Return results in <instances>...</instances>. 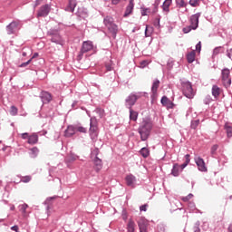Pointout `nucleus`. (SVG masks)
Masks as SVG:
<instances>
[{
  "label": "nucleus",
  "instance_id": "3c124183",
  "mask_svg": "<svg viewBox=\"0 0 232 232\" xmlns=\"http://www.w3.org/2000/svg\"><path fill=\"white\" fill-rule=\"evenodd\" d=\"M21 138H22L24 140H26V139H27V140H29V139H30V134H29L28 132L22 133V134H21Z\"/></svg>",
  "mask_w": 232,
  "mask_h": 232
},
{
  "label": "nucleus",
  "instance_id": "ea45409f",
  "mask_svg": "<svg viewBox=\"0 0 232 232\" xmlns=\"http://www.w3.org/2000/svg\"><path fill=\"white\" fill-rule=\"evenodd\" d=\"M203 102L204 104L208 105V104H211V102H213V98L211 97V95H206L205 98L203 99Z\"/></svg>",
  "mask_w": 232,
  "mask_h": 232
},
{
  "label": "nucleus",
  "instance_id": "de8ad7c7",
  "mask_svg": "<svg viewBox=\"0 0 232 232\" xmlns=\"http://www.w3.org/2000/svg\"><path fill=\"white\" fill-rule=\"evenodd\" d=\"M224 50V46H218L213 50V55H218Z\"/></svg>",
  "mask_w": 232,
  "mask_h": 232
},
{
  "label": "nucleus",
  "instance_id": "9d476101",
  "mask_svg": "<svg viewBox=\"0 0 232 232\" xmlns=\"http://www.w3.org/2000/svg\"><path fill=\"white\" fill-rule=\"evenodd\" d=\"M95 47L93 46V42L92 41H85L82 43L80 55H82L83 53H87V52H91V50H93Z\"/></svg>",
  "mask_w": 232,
  "mask_h": 232
},
{
  "label": "nucleus",
  "instance_id": "e2e57ef3",
  "mask_svg": "<svg viewBox=\"0 0 232 232\" xmlns=\"http://www.w3.org/2000/svg\"><path fill=\"white\" fill-rule=\"evenodd\" d=\"M227 55L229 59H231V56H232V48L227 50Z\"/></svg>",
  "mask_w": 232,
  "mask_h": 232
},
{
  "label": "nucleus",
  "instance_id": "a878e982",
  "mask_svg": "<svg viewBox=\"0 0 232 232\" xmlns=\"http://www.w3.org/2000/svg\"><path fill=\"white\" fill-rule=\"evenodd\" d=\"M171 3H173V0H165L163 2V5H161L163 12H169V6H171Z\"/></svg>",
  "mask_w": 232,
  "mask_h": 232
},
{
  "label": "nucleus",
  "instance_id": "7c9ffc66",
  "mask_svg": "<svg viewBox=\"0 0 232 232\" xmlns=\"http://www.w3.org/2000/svg\"><path fill=\"white\" fill-rule=\"evenodd\" d=\"M135 221L130 219L127 224V231L128 232H135Z\"/></svg>",
  "mask_w": 232,
  "mask_h": 232
},
{
  "label": "nucleus",
  "instance_id": "0eeeda50",
  "mask_svg": "<svg viewBox=\"0 0 232 232\" xmlns=\"http://www.w3.org/2000/svg\"><path fill=\"white\" fill-rule=\"evenodd\" d=\"M221 79L225 88L231 86V71L228 68H224L221 71Z\"/></svg>",
  "mask_w": 232,
  "mask_h": 232
},
{
  "label": "nucleus",
  "instance_id": "69168bd1",
  "mask_svg": "<svg viewBox=\"0 0 232 232\" xmlns=\"http://www.w3.org/2000/svg\"><path fill=\"white\" fill-rule=\"evenodd\" d=\"M148 12H150V9L146 8L141 11V15H148Z\"/></svg>",
  "mask_w": 232,
  "mask_h": 232
},
{
  "label": "nucleus",
  "instance_id": "6e6d98bb",
  "mask_svg": "<svg viewBox=\"0 0 232 232\" xmlns=\"http://www.w3.org/2000/svg\"><path fill=\"white\" fill-rule=\"evenodd\" d=\"M200 50H202V43H201V42H198V43L196 44V52H200Z\"/></svg>",
  "mask_w": 232,
  "mask_h": 232
},
{
  "label": "nucleus",
  "instance_id": "b1692460",
  "mask_svg": "<svg viewBox=\"0 0 232 232\" xmlns=\"http://www.w3.org/2000/svg\"><path fill=\"white\" fill-rule=\"evenodd\" d=\"M103 24L106 26V28H108L109 26H111V24H114V19L113 17L108 15L103 19Z\"/></svg>",
  "mask_w": 232,
  "mask_h": 232
},
{
  "label": "nucleus",
  "instance_id": "423d86ee",
  "mask_svg": "<svg viewBox=\"0 0 232 232\" xmlns=\"http://www.w3.org/2000/svg\"><path fill=\"white\" fill-rule=\"evenodd\" d=\"M182 93L184 96L187 97V99H193L195 97V92L193 91V85L190 83V82H182Z\"/></svg>",
  "mask_w": 232,
  "mask_h": 232
},
{
  "label": "nucleus",
  "instance_id": "8fccbe9b",
  "mask_svg": "<svg viewBox=\"0 0 232 232\" xmlns=\"http://www.w3.org/2000/svg\"><path fill=\"white\" fill-rule=\"evenodd\" d=\"M174 63H175V62L173 61V59H169V60L168 61L167 66H168L169 70H171V68H173Z\"/></svg>",
  "mask_w": 232,
  "mask_h": 232
},
{
  "label": "nucleus",
  "instance_id": "72a5a7b5",
  "mask_svg": "<svg viewBox=\"0 0 232 232\" xmlns=\"http://www.w3.org/2000/svg\"><path fill=\"white\" fill-rule=\"evenodd\" d=\"M195 55H196L195 51H192L187 54V61L189 64H191V63L195 61Z\"/></svg>",
  "mask_w": 232,
  "mask_h": 232
},
{
  "label": "nucleus",
  "instance_id": "603ef678",
  "mask_svg": "<svg viewBox=\"0 0 232 232\" xmlns=\"http://www.w3.org/2000/svg\"><path fill=\"white\" fill-rule=\"evenodd\" d=\"M191 198H193V194H188L187 197H184L182 198L183 202H188L189 200H191Z\"/></svg>",
  "mask_w": 232,
  "mask_h": 232
},
{
  "label": "nucleus",
  "instance_id": "cd10ccee",
  "mask_svg": "<svg viewBox=\"0 0 232 232\" xmlns=\"http://www.w3.org/2000/svg\"><path fill=\"white\" fill-rule=\"evenodd\" d=\"M130 111V121H133L137 122V119H139V112L133 111V109H129Z\"/></svg>",
  "mask_w": 232,
  "mask_h": 232
},
{
  "label": "nucleus",
  "instance_id": "7ed1b4c3",
  "mask_svg": "<svg viewBox=\"0 0 232 232\" xmlns=\"http://www.w3.org/2000/svg\"><path fill=\"white\" fill-rule=\"evenodd\" d=\"M47 34L49 35V37H51V43L63 45V36H61L59 29L52 28L47 32Z\"/></svg>",
  "mask_w": 232,
  "mask_h": 232
},
{
  "label": "nucleus",
  "instance_id": "a211bd4d",
  "mask_svg": "<svg viewBox=\"0 0 232 232\" xmlns=\"http://www.w3.org/2000/svg\"><path fill=\"white\" fill-rule=\"evenodd\" d=\"M110 34H111L112 38L116 39L117 38V34H119V26H117V24H112L111 25H109V27H107Z\"/></svg>",
  "mask_w": 232,
  "mask_h": 232
},
{
  "label": "nucleus",
  "instance_id": "c03bdc74",
  "mask_svg": "<svg viewBox=\"0 0 232 232\" xmlns=\"http://www.w3.org/2000/svg\"><path fill=\"white\" fill-rule=\"evenodd\" d=\"M19 110L17 109V107L15 106H11V110H10V115H12L13 117H15V115H17Z\"/></svg>",
  "mask_w": 232,
  "mask_h": 232
},
{
  "label": "nucleus",
  "instance_id": "473e14b6",
  "mask_svg": "<svg viewBox=\"0 0 232 232\" xmlns=\"http://www.w3.org/2000/svg\"><path fill=\"white\" fill-rule=\"evenodd\" d=\"M74 128L76 132L78 131L79 133H88V129L82 127L81 124L74 125Z\"/></svg>",
  "mask_w": 232,
  "mask_h": 232
},
{
  "label": "nucleus",
  "instance_id": "774afa93",
  "mask_svg": "<svg viewBox=\"0 0 232 232\" xmlns=\"http://www.w3.org/2000/svg\"><path fill=\"white\" fill-rule=\"evenodd\" d=\"M188 208H190V209H195V203H193V202H189L188 203Z\"/></svg>",
  "mask_w": 232,
  "mask_h": 232
},
{
  "label": "nucleus",
  "instance_id": "412c9836",
  "mask_svg": "<svg viewBox=\"0 0 232 232\" xmlns=\"http://www.w3.org/2000/svg\"><path fill=\"white\" fill-rule=\"evenodd\" d=\"M138 227L140 231H142L144 229H148V219L141 218L138 220Z\"/></svg>",
  "mask_w": 232,
  "mask_h": 232
},
{
  "label": "nucleus",
  "instance_id": "393cba45",
  "mask_svg": "<svg viewBox=\"0 0 232 232\" xmlns=\"http://www.w3.org/2000/svg\"><path fill=\"white\" fill-rule=\"evenodd\" d=\"M133 6H134L133 0H130L124 13V17H128V15H130V14L133 12Z\"/></svg>",
  "mask_w": 232,
  "mask_h": 232
},
{
  "label": "nucleus",
  "instance_id": "f704fd0d",
  "mask_svg": "<svg viewBox=\"0 0 232 232\" xmlns=\"http://www.w3.org/2000/svg\"><path fill=\"white\" fill-rule=\"evenodd\" d=\"M191 156L189 154L185 155V162L183 164L180 165V169L182 171V169H184L188 164H189V162L191 161V160L189 159Z\"/></svg>",
  "mask_w": 232,
  "mask_h": 232
},
{
  "label": "nucleus",
  "instance_id": "37998d69",
  "mask_svg": "<svg viewBox=\"0 0 232 232\" xmlns=\"http://www.w3.org/2000/svg\"><path fill=\"white\" fill-rule=\"evenodd\" d=\"M153 32V27L146 26L145 37H151V33Z\"/></svg>",
  "mask_w": 232,
  "mask_h": 232
},
{
  "label": "nucleus",
  "instance_id": "4d7b16f0",
  "mask_svg": "<svg viewBox=\"0 0 232 232\" xmlns=\"http://www.w3.org/2000/svg\"><path fill=\"white\" fill-rule=\"evenodd\" d=\"M198 226H200V222L198 221L194 227V232H200V227H198Z\"/></svg>",
  "mask_w": 232,
  "mask_h": 232
},
{
  "label": "nucleus",
  "instance_id": "49530a36",
  "mask_svg": "<svg viewBox=\"0 0 232 232\" xmlns=\"http://www.w3.org/2000/svg\"><path fill=\"white\" fill-rule=\"evenodd\" d=\"M100 117V119H102L104 117V110L101 108H96L94 111Z\"/></svg>",
  "mask_w": 232,
  "mask_h": 232
},
{
  "label": "nucleus",
  "instance_id": "1a4fd4ad",
  "mask_svg": "<svg viewBox=\"0 0 232 232\" xmlns=\"http://www.w3.org/2000/svg\"><path fill=\"white\" fill-rule=\"evenodd\" d=\"M160 86V80L159 79H154L152 82V85H151V99H157V95H158V92H159V88Z\"/></svg>",
  "mask_w": 232,
  "mask_h": 232
},
{
  "label": "nucleus",
  "instance_id": "338daca9",
  "mask_svg": "<svg viewBox=\"0 0 232 232\" xmlns=\"http://www.w3.org/2000/svg\"><path fill=\"white\" fill-rule=\"evenodd\" d=\"M11 230L12 231H15V232H18L19 231V227L17 225H14L11 227Z\"/></svg>",
  "mask_w": 232,
  "mask_h": 232
},
{
  "label": "nucleus",
  "instance_id": "c756f323",
  "mask_svg": "<svg viewBox=\"0 0 232 232\" xmlns=\"http://www.w3.org/2000/svg\"><path fill=\"white\" fill-rule=\"evenodd\" d=\"M29 155L31 159H35L39 155V149L37 147L30 149Z\"/></svg>",
  "mask_w": 232,
  "mask_h": 232
},
{
  "label": "nucleus",
  "instance_id": "2eb2a0df",
  "mask_svg": "<svg viewBox=\"0 0 232 232\" xmlns=\"http://www.w3.org/2000/svg\"><path fill=\"white\" fill-rule=\"evenodd\" d=\"M125 182L129 188H135V182H137V178L133 174H129L125 177Z\"/></svg>",
  "mask_w": 232,
  "mask_h": 232
},
{
  "label": "nucleus",
  "instance_id": "2f4dec72",
  "mask_svg": "<svg viewBox=\"0 0 232 232\" xmlns=\"http://www.w3.org/2000/svg\"><path fill=\"white\" fill-rule=\"evenodd\" d=\"M77 159H79V156H77L76 154L71 153L67 156L65 160H66V162L72 163V162H75V160H77Z\"/></svg>",
  "mask_w": 232,
  "mask_h": 232
},
{
  "label": "nucleus",
  "instance_id": "5fc2aeb1",
  "mask_svg": "<svg viewBox=\"0 0 232 232\" xmlns=\"http://www.w3.org/2000/svg\"><path fill=\"white\" fill-rule=\"evenodd\" d=\"M32 63V59L28 60L27 62L23 63L20 65V68H26V66H28V64H30Z\"/></svg>",
  "mask_w": 232,
  "mask_h": 232
},
{
  "label": "nucleus",
  "instance_id": "a18cd8bd",
  "mask_svg": "<svg viewBox=\"0 0 232 232\" xmlns=\"http://www.w3.org/2000/svg\"><path fill=\"white\" fill-rule=\"evenodd\" d=\"M188 4L193 7L200 6V0H189Z\"/></svg>",
  "mask_w": 232,
  "mask_h": 232
},
{
  "label": "nucleus",
  "instance_id": "5701e85b",
  "mask_svg": "<svg viewBox=\"0 0 232 232\" xmlns=\"http://www.w3.org/2000/svg\"><path fill=\"white\" fill-rule=\"evenodd\" d=\"M27 142L32 146H34V144H37V142H39V135H37V133L31 134Z\"/></svg>",
  "mask_w": 232,
  "mask_h": 232
},
{
  "label": "nucleus",
  "instance_id": "0e129e2a",
  "mask_svg": "<svg viewBox=\"0 0 232 232\" xmlns=\"http://www.w3.org/2000/svg\"><path fill=\"white\" fill-rule=\"evenodd\" d=\"M146 66H148V62L147 61L140 62V67L141 68H146Z\"/></svg>",
  "mask_w": 232,
  "mask_h": 232
},
{
  "label": "nucleus",
  "instance_id": "4be33fe9",
  "mask_svg": "<svg viewBox=\"0 0 232 232\" xmlns=\"http://www.w3.org/2000/svg\"><path fill=\"white\" fill-rule=\"evenodd\" d=\"M76 15L78 17H81L82 19H86V17H88V9H86L84 7L78 8Z\"/></svg>",
  "mask_w": 232,
  "mask_h": 232
},
{
  "label": "nucleus",
  "instance_id": "4468645a",
  "mask_svg": "<svg viewBox=\"0 0 232 232\" xmlns=\"http://www.w3.org/2000/svg\"><path fill=\"white\" fill-rule=\"evenodd\" d=\"M19 26V22L13 21L6 26V32L8 35L15 34V30Z\"/></svg>",
  "mask_w": 232,
  "mask_h": 232
},
{
  "label": "nucleus",
  "instance_id": "a19ab883",
  "mask_svg": "<svg viewBox=\"0 0 232 232\" xmlns=\"http://www.w3.org/2000/svg\"><path fill=\"white\" fill-rule=\"evenodd\" d=\"M26 209H28V204H22L19 206V211L23 213V215H26Z\"/></svg>",
  "mask_w": 232,
  "mask_h": 232
},
{
  "label": "nucleus",
  "instance_id": "dca6fc26",
  "mask_svg": "<svg viewBox=\"0 0 232 232\" xmlns=\"http://www.w3.org/2000/svg\"><path fill=\"white\" fill-rule=\"evenodd\" d=\"M212 96L216 101H218V97H220V93H222V89L218 87V85H213L211 89Z\"/></svg>",
  "mask_w": 232,
  "mask_h": 232
},
{
  "label": "nucleus",
  "instance_id": "4c0bfd02",
  "mask_svg": "<svg viewBox=\"0 0 232 232\" xmlns=\"http://www.w3.org/2000/svg\"><path fill=\"white\" fill-rule=\"evenodd\" d=\"M100 153H101V150H99V148H95L91 152V158L92 159H97V158H99Z\"/></svg>",
  "mask_w": 232,
  "mask_h": 232
},
{
  "label": "nucleus",
  "instance_id": "79ce46f5",
  "mask_svg": "<svg viewBox=\"0 0 232 232\" xmlns=\"http://www.w3.org/2000/svg\"><path fill=\"white\" fill-rule=\"evenodd\" d=\"M198 124H200V120L192 121L190 124V128L192 130H197V128H198Z\"/></svg>",
  "mask_w": 232,
  "mask_h": 232
},
{
  "label": "nucleus",
  "instance_id": "6ab92c4d",
  "mask_svg": "<svg viewBox=\"0 0 232 232\" xmlns=\"http://www.w3.org/2000/svg\"><path fill=\"white\" fill-rule=\"evenodd\" d=\"M77 6V0H69L68 5L65 8L66 12L73 13Z\"/></svg>",
  "mask_w": 232,
  "mask_h": 232
},
{
  "label": "nucleus",
  "instance_id": "13d9d810",
  "mask_svg": "<svg viewBox=\"0 0 232 232\" xmlns=\"http://www.w3.org/2000/svg\"><path fill=\"white\" fill-rule=\"evenodd\" d=\"M122 218L123 220H128V212H126V209L122 210Z\"/></svg>",
  "mask_w": 232,
  "mask_h": 232
},
{
  "label": "nucleus",
  "instance_id": "58836bf2",
  "mask_svg": "<svg viewBox=\"0 0 232 232\" xmlns=\"http://www.w3.org/2000/svg\"><path fill=\"white\" fill-rule=\"evenodd\" d=\"M176 5L179 8H186V6H188V3L184 0H176Z\"/></svg>",
  "mask_w": 232,
  "mask_h": 232
},
{
  "label": "nucleus",
  "instance_id": "c85d7f7f",
  "mask_svg": "<svg viewBox=\"0 0 232 232\" xmlns=\"http://www.w3.org/2000/svg\"><path fill=\"white\" fill-rule=\"evenodd\" d=\"M140 155H141L143 159H148V157H150V149L146 147L141 148L140 150Z\"/></svg>",
  "mask_w": 232,
  "mask_h": 232
},
{
  "label": "nucleus",
  "instance_id": "bb28decb",
  "mask_svg": "<svg viewBox=\"0 0 232 232\" xmlns=\"http://www.w3.org/2000/svg\"><path fill=\"white\" fill-rule=\"evenodd\" d=\"M179 169L180 166L179 165V163L174 164L171 169V175H173V177H179V175H180Z\"/></svg>",
  "mask_w": 232,
  "mask_h": 232
},
{
  "label": "nucleus",
  "instance_id": "9b49d317",
  "mask_svg": "<svg viewBox=\"0 0 232 232\" xmlns=\"http://www.w3.org/2000/svg\"><path fill=\"white\" fill-rule=\"evenodd\" d=\"M195 163L198 166V171H202L204 173L208 171V167H206V162L204 161V159L200 157L195 158Z\"/></svg>",
  "mask_w": 232,
  "mask_h": 232
},
{
  "label": "nucleus",
  "instance_id": "864d4df0",
  "mask_svg": "<svg viewBox=\"0 0 232 232\" xmlns=\"http://www.w3.org/2000/svg\"><path fill=\"white\" fill-rule=\"evenodd\" d=\"M154 26H156V28H160V18L157 17L154 21Z\"/></svg>",
  "mask_w": 232,
  "mask_h": 232
},
{
  "label": "nucleus",
  "instance_id": "052dcab7",
  "mask_svg": "<svg viewBox=\"0 0 232 232\" xmlns=\"http://www.w3.org/2000/svg\"><path fill=\"white\" fill-rule=\"evenodd\" d=\"M30 180H32V178L30 176H26L23 178L22 182L26 183V182H30Z\"/></svg>",
  "mask_w": 232,
  "mask_h": 232
},
{
  "label": "nucleus",
  "instance_id": "20e7f679",
  "mask_svg": "<svg viewBox=\"0 0 232 232\" xmlns=\"http://www.w3.org/2000/svg\"><path fill=\"white\" fill-rule=\"evenodd\" d=\"M142 97V92H132L125 100V106L128 110H131L139 99Z\"/></svg>",
  "mask_w": 232,
  "mask_h": 232
},
{
  "label": "nucleus",
  "instance_id": "f3484780",
  "mask_svg": "<svg viewBox=\"0 0 232 232\" xmlns=\"http://www.w3.org/2000/svg\"><path fill=\"white\" fill-rule=\"evenodd\" d=\"M92 162L94 165V170L99 173V171L102 169V160L100 158H94L92 159Z\"/></svg>",
  "mask_w": 232,
  "mask_h": 232
},
{
  "label": "nucleus",
  "instance_id": "c9c22d12",
  "mask_svg": "<svg viewBox=\"0 0 232 232\" xmlns=\"http://www.w3.org/2000/svg\"><path fill=\"white\" fill-rule=\"evenodd\" d=\"M224 129H225L226 131H227V137L228 139H231V137H232V127H231L230 125H228L227 123H226V124L224 125Z\"/></svg>",
  "mask_w": 232,
  "mask_h": 232
},
{
  "label": "nucleus",
  "instance_id": "680f3d73",
  "mask_svg": "<svg viewBox=\"0 0 232 232\" xmlns=\"http://www.w3.org/2000/svg\"><path fill=\"white\" fill-rule=\"evenodd\" d=\"M105 68H106L107 72H111L113 70V67L110 63H107L105 65Z\"/></svg>",
  "mask_w": 232,
  "mask_h": 232
},
{
  "label": "nucleus",
  "instance_id": "39448f33",
  "mask_svg": "<svg viewBox=\"0 0 232 232\" xmlns=\"http://www.w3.org/2000/svg\"><path fill=\"white\" fill-rule=\"evenodd\" d=\"M89 135L92 140L99 136V126L97 124V118L95 117H91L90 119Z\"/></svg>",
  "mask_w": 232,
  "mask_h": 232
},
{
  "label": "nucleus",
  "instance_id": "09e8293b",
  "mask_svg": "<svg viewBox=\"0 0 232 232\" xmlns=\"http://www.w3.org/2000/svg\"><path fill=\"white\" fill-rule=\"evenodd\" d=\"M159 5H160V1L156 0L154 4V9L152 10L153 14H157V12H159Z\"/></svg>",
  "mask_w": 232,
  "mask_h": 232
},
{
  "label": "nucleus",
  "instance_id": "f257e3e1",
  "mask_svg": "<svg viewBox=\"0 0 232 232\" xmlns=\"http://www.w3.org/2000/svg\"><path fill=\"white\" fill-rule=\"evenodd\" d=\"M153 128V123L150 120H143L141 124L138 129V133L140 135L141 140H148L150 137V133H151V130Z\"/></svg>",
  "mask_w": 232,
  "mask_h": 232
},
{
  "label": "nucleus",
  "instance_id": "ddd939ff",
  "mask_svg": "<svg viewBox=\"0 0 232 232\" xmlns=\"http://www.w3.org/2000/svg\"><path fill=\"white\" fill-rule=\"evenodd\" d=\"M160 102L162 106L167 108V110H173V108H175V103H173V102H171L168 96H163L160 100Z\"/></svg>",
  "mask_w": 232,
  "mask_h": 232
},
{
  "label": "nucleus",
  "instance_id": "aec40b11",
  "mask_svg": "<svg viewBox=\"0 0 232 232\" xmlns=\"http://www.w3.org/2000/svg\"><path fill=\"white\" fill-rule=\"evenodd\" d=\"M75 125H69L64 131V137H73L75 135Z\"/></svg>",
  "mask_w": 232,
  "mask_h": 232
},
{
  "label": "nucleus",
  "instance_id": "e433bc0d",
  "mask_svg": "<svg viewBox=\"0 0 232 232\" xmlns=\"http://www.w3.org/2000/svg\"><path fill=\"white\" fill-rule=\"evenodd\" d=\"M218 150V144H215L210 148V155L211 157H217V151Z\"/></svg>",
  "mask_w": 232,
  "mask_h": 232
},
{
  "label": "nucleus",
  "instance_id": "f8f14e48",
  "mask_svg": "<svg viewBox=\"0 0 232 232\" xmlns=\"http://www.w3.org/2000/svg\"><path fill=\"white\" fill-rule=\"evenodd\" d=\"M40 98H41L43 104H50V102H52V99H53L52 93H50L46 91H43L40 93Z\"/></svg>",
  "mask_w": 232,
  "mask_h": 232
},
{
  "label": "nucleus",
  "instance_id": "f03ea898",
  "mask_svg": "<svg viewBox=\"0 0 232 232\" xmlns=\"http://www.w3.org/2000/svg\"><path fill=\"white\" fill-rule=\"evenodd\" d=\"M201 13H197L192 14L189 19V25L182 29V32L185 34H189L191 30H197L198 28V19H200Z\"/></svg>",
  "mask_w": 232,
  "mask_h": 232
},
{
  "label": "nucleus",
  "instance_id": "6e6552de",
  "mask_svg": "<svg viewBox=\"0 0 232 232\" xmlns=\"http://www.w3.org/2000/svg\"><path fill=\"white\" fill-rule=\"evenodd\" d=\"M52 10V7L50 5L45 4L42 5L36 14V17L39 19V17H48V14H50V11Z\"/></svg>",
  "mask_w": 232,
  "mask_h": 232
},
{
  "label": "nucleus",
  "instance_id": "bf43d9fd",
  "mask_svg": "<svg viewBox=\"0 0 232 232\" xmlns=\"http://www.w3.org/2000/svg\"><path fill=\"white\" fill-rule=\"evenodd\" d=\"M140 211H148V204L140 206Z\"/></svg>",
  "mask_w": 232,
  "mask_h": 232
}]
</instances>
